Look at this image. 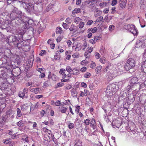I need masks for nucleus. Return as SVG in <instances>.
<instances>
[{
  "label": "nucleus",
  "instance_id": "obj_27",
  "mask_svg": "<svg viewBox=\"0 0 146 146\" xmlns=\"http://www.w3.org/2000/svg\"><path fill=\"white\" fill-rule=\"evenodd\" d=\"M145 82H144V84H140V83H139L137 84L136 85H135L134 86V87H135V86H137L138 87V90L140 89H141L142 88H143V86H145Z\"/></svg>",
  "mask_w": 146,
  "mask_h": 146
},
{
  "label": "nucleus",
  "instance_id": "obj_48",
  "mask_svg": "<svg viewBox=\"0 0 146 146\" xmlns=\"http://www.w3.org/2000/svg\"><path fill=\"white\" fill-rule=\"evenodd\" d=\"M66 70L67 72H68L69 73H70L72 71V69L70 66H68L66 69Z\"/></svg>",
  "mask_w": 146,
  "mask_h": 146
},
{
  "label": "nucleus",
  "instance_id": "obj_52",
  "mask_svg": "<svg viewBox=\"0 0 146 146\" xmlns=\"http://www.w3.org/2000/svg\"><path fill=\"white\" fill-rule=\"evenodd\" d=\"M117 3V0H113L111 1V5L112 6H114Z\"/></svg>",
  "mask_w": 146,
  "mask_h": 146
},
{
  "label": "nucleus",
  "instance_id": "obj_59",
  "mask_svg": "<svg viewBox=\"0 0 146 146\" xmlns=\"http://www.w3.org/2000/svg\"><path fill=\"white\" fill-rule=\"evenodd\" d=\"M100 62L103 64H105L106 62V60H105L104 58H101L100 60Z\"/></svg>",
  "mask_w": 146,
  "mask_h": 146
},
{
  "label": "nucleus",
  "instance_id": "obj_45",
  "mask_svg": "<svg viewBox=\"0 0 146 146\" xmlns=\"http://www.w3.org/2000/svg\"><path fill=\"white\" fill-rule=\"evenodd\" d=\"M27 104L23 105L21 106V108L22 110H25L27 108Z\"/></svg>",
  "mask_w": 146,
  "mask_h": 146
},
{
  "label": "nucleus",
  "instance_id": "obj_14",
  "mask_svg": "<svg viewBox=\"0 0 146 146\" xmlns=\"http://www.w3.org/2000/svg\"><path fill=\"white\" fill-rule=\"evenodd\" d=\"M11 23V22L9 20L6 19L5 22L3 21V26L4 28H7L8 27H10Z\"/></svg>",
  "mask_w": 146,
  "mask_h": 146
},
{
  "label": "nucleus",
  "instance_id": "obj_43",
  "mask_svg": "<svg viewBox=\"0 0 146 146\" xmlns=\"http://www.w3.org/2000/svg\"><path fill=\"white\" fill-rule=\"evenodd\" d=\"M19 96L22 98H23L25 96V94L22 91H20L18 94Z\"/></svg>",
  "mask_w": 146,
  "mask_h": 146
},
{
  "label": "nucleus",
  "instance_id": "obj_24",
  "mask_svg": "<svg viewBox=\"0 0 146 146\" xmlns=\"http://www.w3.org/2000/svg\"><path fill=\"white\" fill-rule=\"evenodd\" d=\"M82 20V19L81 18L78 17H76L74 18V22L75 23L78 24Z\"/></svg>",
  "mask_w": 146,
  "mask_h": 146
},
{
  "label": "nucleus",
  "instance_id": "obj_23",
  "mask_svg": "<svg viewBox=\"0 0 146 146\" xmlns=\"http://www.w3.org/2000/svg\"><path fill=\"white\" fill-rule=\"evenodd\" d=\"M51 104L54 106H60L61 104L59 100H57L56 102L52 101Z\"/></svg>",
  "mask_w": 146,
  "mask_h": 146
},
{
  "label": "nucleus",
  "instance_id": "obj_16",
  "mask_svg": "<svg viewBox=\"0 0 146 146\" xmlns=\"http://www.w3.org/2000/svg\"><path fill=\"white\" fill-rule=\"evenodd\" d=\"M78 28L75 26L74 24H72L70 27L69 28V30L70 31H72L74 33L76 32L77 31Z\"/></svg>",
  "mask_w": 146,
  "mask_h": 146
},
{
  "label": "nucleus",
  "instance_id": "obj_63",
  "mask_svg": "<svg viewBox=\"0 0 146 146\" xmlns=\"http://www.w3.org/2000/svg\"><path fill=\"white\" fill-rule=\"evenodd\" d=\"M10 139H5V140H3V143L5 144H9V143H10V141H9V140Z\"/></svg>",
  "mask_w": 146,
  "mask_h": 146
},
{
  "label": "nucleus",
  "instance_id": "obj_17",
  "mask_svg": "<svg viewBox=\"0 0 146 146\" xmlns=\"http://www.w3.org/2000/svg\"><path fill=\"white\" fill-rule=\"evenodd\" d=\"M25 43H26L25 41L24 42V46L22 49V50L25 52H27L29 50L30 46L29 45L26 44Z\"/></svg>",
  "mask_w": 146,
  "mask_h": 146
},
{
  "label": "nucleus",
  "instance_id": "obj_56",
  "mask_svg": "<svg viewBox=\"0 0 146 146\" xmlns=\"http://www.w3.org/2000/svg\"><path fill=\"white\" fill-rule=\"evenodd\" d=\"M111 10L112 11L111 13L112 14H114L116 12V7H112Z\"/></svg>",
  "mask_w": 146,
  "mask_h": 146
},
{
  "label": "nucleus",
  "instance_id": "obj_2",
  "mask_svg": "<svg viewBox=\"0 0 146 146\" xmlns=\"http://www.w3.org/2000/svg\"><path fill=\"white\" fill-rule=\"evenodd\" d=\"M116 85L114 84H110L107 87L106 91V96L108 98V100L110 99L113 94L117 90Z\"/></svg>",
  "mask_w": 146,
  "mask_h": 146
},
{
  "label": "nucleus",
  "instance_id": "obj_21",
  "mask_svg": "<svg viewBox=\"0 0 146 146\" xmlns=\"http://www.w3.org/2000/svg\"><path fill=\"white\" fill-rule=\"evenodd\" d=\"M79 73V69L77 68H74L72 70V74L73 75H78Z\"/></svg>",
  "mask_w": 146,
  "mask_h": 146
},
{
  "label": "nucleus",
  "instance_id": "obj_11",
  "mask_svg": "<svg viewBox=\"0 0 146 146\" xmlns=\"http://www.w3.org/2000/svg\"><path fill=\"white\" fill-rule=\"evenodd\" d=\"M138 80V79L137 77H135L132 78L129 81L130 85L127 86V89H128L129 90H130L132 88L131 86L135 84Z\"/></svg>",
  "mask_w": 146,
  "mask_h": 146
},
{
  "label": "nucleus",
  "instance_id": "obj_30",
  "mask_svg": "<svg viewBox=\"0 0 146 146\" xmlns=\"http://www.w3.org/2000/svg\"><path fill=\"white\" fill-rule=\"evenodd\" d=\"M62 29L60 27H57L56 29V34L59 33L60 34L63 33V31L62 30Z\"/></svg>",
  "mask_w": 146,
  "mask_h": 146
},
{
  "label": "nucleus",
  "instance_id": "obj_44",
  "mask_svg": "<svg viewBox=\"0 0 146 146\" xmlns=\"http://www.w3.org/2000/svg\"><path fill=\"white\" fill-rule=\"evenodd\" d=\"M82 49L81 46L79 44H77L75 48V50L78 51Z\"/></svg>",
  "mask_w": 146,
  "mask_h": 146
},
{
  "label": "nucleus",
  "instance_id": "obj_6",
  "mask_svg": "<svg viewBox=\"0 0 146 146\" xmlns=\"http://www.w3.org/2000/svg\"><path fill=\"white\" fill-rule=\"evenodd\" d=\"M21 6H23L29 12H33L34 5L31 3H26L22 2Z\"/></svg>",
  "mask_w": 146,
  "mask_h": 146
},
{
  "label": "nucleus",
  "instance_id": "obj_31",
  "mask_svg": "<svg viewBox=\"0 0 146 146\" xmlns=\"http://www.w3.org/2000/svg\"><path fill=\"white\" fill-rule=\"evenodd\" d=\"M107 5L108 4L106 2H104L100 3L99 4V6L102 8H104L106 7Z\"/></svg>",
  "mask_w": 146,
  "mask_h": 146
},
{
  "label": "nucleus",
  "instance_id": "obj_20",
  "mask_svg": "<svg viewBox=\"0 0 146 146\" xmlns=\"http://www.w3.org/2000/svg\"><path fill=\"white\" fill-rule=\"evenodd\" d=\"M140 5L141 9H144L146 6V3L144 0H141L140 2Z\"/></svg>",
  "mask_w": 146,
  "mask_h": 146
},
{
  "label": "nucleus",
  "instance_id": "obj_5",
  "mask_svg": "<svg viewBox=\"0 0 146 146\" xmlns=\"http://www.w3.org/2000/svg\"><path fill=\"white\" fill-rule=\"evenodd\" d=\"M7 42L9 43L10 45L14 46L18 41V39L17 36L15 35H11L8 37L6 40Z\"/></svg>",
  "mask_w": 146,
  "mask_h": 146
},
{
  "label": "nucleus",
  "instance_id": "obj_50",
  "mask_svg": "<svg viewBox=\"0 0 146 146\" xmlns=\"http://www.w3.org/2000/svg\"><path fill=\"white\" fill-rule=\"evenodd\" d=\"M84 123L86 125H88L90 123V120L89 119H87L84 120Z\"/></svg>",
  "mask_w": 146,
  "mask_h": 146
},
{
  "label": "nucleus",
  "instance_id": "obj_25",
  "mask_svg": "<svg viewBox=\"0 0 146 146\" xmlns=\"http://www.w3.org/2000/svg\"><path fill=\"white\" fill-rule=\"evenodd\" d=\"M81 9L79 8H76L74 10L72 11V13L73 15H75L78 13L81 12Z\"/></svg>",
  "mask_w": 146,
  "mask_h": 146
},
{
  "label": "nucleus",
  "instance_id": "obj_22",
  "mask_svg": "<svg viewBox=\"0 0 146 146\" xmlns=\"http://www.w3.org/2000/svg\"><path fill=\"white\" fill-rule=\"evenodd\" d=\"M60 53L58 51L56 52V54L54 56V59L55 60H59L60 58Z\"/></svg>",
  "mask_w": 146,
  "mask_h": 146
},
{
  "label": "nucleus",
  "instance_id": "obj_32",
  "mask_svg": "<svg viewBox=\"0 0 146 146\" xmlns=\"http://www.w3.org/2000/svg\"><path fill=\"white\" fill-rule=\"evenodd\" d=\"M40 91L39 88H32L31 89V91L34 92L35 94H37Z\"/></svg>",
  "mask_w": 146,
  "mask_h": 146
},
{
  "label": "nucleus",
  "instance_id": "obj_28",
  "mask_svg": "<svg viewBox=\"0 0 146 146\" xmlns=\"http://www.w3.org/2000/svg\"><path fill=\"white\" fill-rule=\"evenodd\" d=\"M71 94L73 97H76L77 96V92L76 90L74 88L72 89Z\"/></svg>",
  "mask_w": 146,
  "mask_h": 146
},
{
  "label": "nucleus",
  "instance_id": "obj_64",
  "mask_svg": "<svg viewBox=\"0 0 146 146\" xmlns=\"http://www.w3.org/2000/svg\"><path fill=\"white\" fill-rule=\"evenodd\" d=\"M103 19V17L102 16H100L97 18L96 21V22H98L100 21Z\"/></svg>",
  "mask_w": 146,
  "mask_h": 146
},
{
  "label": "nucleus",
  "instance_id": "obj_34",
  "mask_svg": "<svg viewBox=\"0 0 146 146\" xmlns=\"http://www.w3.org/2000/svg\"><path fill=\"white\" fill-rule=\"evenodd\" d=\"M89 33H94L96 32L97 30V28L96 27H94L93 29L90 28L88 29Z\"/></svg>",
  "mask_w": 146,
  "mask_h": 146
},
{
  "label": "nucleus",
  "instance_id": "obj_8",
  "mask_svg": "<svg viewBox=\"0 0 146 146\" xmlns=\"http://www.w3.org/2000/svg\"><path fill=\"white\" fill-rule=\"evenodd\" d=\"M127 29L133 35H137L138 32L135 26L132 24L128 25L127 26Z\"/></svg>",
  "mask_w": 146,
  "mask_h": 146
},
{
  "label": "nucleus",
  "instance_id": "obj_12",
  "mask_svg": "<svg viewBox=\"0 0 146 146\" xmlns=\"http://www.w3.org/2000/svg\"><path fill=\"white\" fill-rule=\"evenodd\" d=\"M13 7L12 11L13 13H15L17 14H18V15H19L21 17V19L23 16L22 15V12L19 11L17 8L14 7Z\"/></svg>",
  "mask_w": 146,
  "mask_h": 146
},
{
  "label": "nucleus",
  "instance_id": "obj_13",
  "mask_svg": "<svg viewBox=\"0 0 146 146\" xmlns=\"http://www.w3.org/2000/svg\"><path fill=\"white\" fill-rule=\"evenodd\" d=\"M127 3V0H120L119 1V5L121 8L125 7Z\"/></svg>",
  "mask_w": 146,
  "mask_h": 146
},
{
  "label": "nucleus",
  "instance_id": "obj_9",
  "mask_svg": "<svg viewBox=\"0 0 146 146\" xmlns=\"http://www.w3.org/2000/svg\"><path fill=\"white\" fill-rule=\"evenodd\" d=\"M136 47L143 48L146 46V39L144 40H137L135 45Z\"/></svg>",
  "mask_w": 146,
  "mask_h": 146
},
{
  "label": "nucleus",
  "instance_id": "obj_26",
  "mask_svg": "<svg viewBox=\"0 0 146 146\" xmlns=\"http://www.w3.org/2000/svg\"><path fill=\"white\" fill-rule=\"evenodd\" d=\"M3 80V78H0V81H1ZM3 88L4 89H5L7 88V86L4 83L2 82L1 84H0V89L1 88Z\"/></svg>",
  "mask_w": 146,
  "mask_h": 146
},
{
  "label": "nucleus",
  "instance_id": "obj_38",
  "mask_svg": "<svg viewBox=\"0 0 146 146\" xmlns=\"http://www.w3.org/2000/svg\"><path fill=\"white\" fill-rule=\"evenodd\" d=\"M96 65L95 63L93 62H92L90 64V67L92 69H94L96 67Z\"/></svg>",
  "mask_w": 146,
  "mask_h": 146
},
{
  "label": "nucleus",
  "instance_id": "obj_46",
  "mask_svg": "<svg viewBox=\"0 0 146 146\" xmlns=\"http://www.w3.org/2000/svg\"><path fill=\"white\" fill-rule=\"evenodd\" d=\"M17 115L18 117H20L21 115V111L20 110L19 108H18L17 109Z\"/></svg>",
  "mask_w": 146,
  "mask_h": 146
},
{
  "label": "nucleus",
  "instance_id": "obj_36",
  "mask_svg": "<svg viewBox=\"0 0 146 146\" xmlns=\"http://www.w3.org/2000/svg\"><path fill=\"white\" fill-rule=\"evenodd\" d=\"M102 66H99L96 68V72L97 74L99 73L101 70L102 69Z\"/></svg>",
  "mask_w": 146,
  "mask_h": 146
},
{
  "label": "nucleus",
  "instance_id": "obj_57",
  "mask_svg": "<svg viewBox=\"0 0 146 146\" xmlns=\"http://www.w3.org/2000/svg\"><path fill=\"white\" fill-rule=\"evenodd\" d=\"M5 74V72L3 70H2V68H0V76H3Z\"/></svg>",
  "mask_w": 146,
  "mask_h": 146
},
{
  "label": "nucleus",
  "instance_id": "obj_1",
  "mask_svg": "<svg viewBox=\"0 0 146 146\" xmlns=\"http://www.w3.org/2000/svg\"><path fill=\"white\" fill-rule=\"evenodd\" d=\"M117 65H113L111 64H108L107 66L104 70V71L106 72L108 71L107 73L106 78L109 81L111 80L114 77V74H116L117 72L121 71V70L119 69L122 68L121 64L118 65L116 69Z\"/></svg>",
  "mask_w": 146,
  "mask_h": 146
},
{
  "label": "nucleus",
  "instance_id": "obj_18",
  "mask_svg": "<svg viewBox=\"0 0 146 146\" xmlns=\"http://www.w3.org/2000/svg\"><path fill=\"white\" fill-rule=\"evenodd\" d=\"M24 42L23 41L20 42L17 44V47L19 49H22L23 47L24 46Z\"/></svg>",
  "mask_w": 146,
  "mask_h": 146
},
{
  "label": "nucleus",
  "instance_id": "obj_35",
  "mask_svg": "<svg viewBox=\"0 0 146 146\" xmlns=\"http://www.w3.org/2000/svg\"><path fill=\"white\" fill-rule=\"evenodd\" d=\"M72 22V19L69 18H67L65 20V22L68 24H70Z\"/></svg>",
  "mask_w": 146,
  "mask_h": 146
},
{
  "label": "nucleus",
  "instance_id": "obj_53",
  "mask_svg": "<svg viewBox=\"0 0 146 146\" xmlns=\"http://www.w3.org/2000/svg\"><path fill=\"white\" fill-rule=\"evenodd\" d=\"M74 146H82V142L80 141L77 142Z\"/></svg>",
  "mask_w": 146,
  "mask_h": 146
},
{
  "label": "nucleus",
  "instance_id": "obj_10",
  "mask_svg": "<svg viewBox=\"0 0 146 146\" xmlns=\"http://www.w3.org/2000/svg\"><path fill=\"white\" fill-rule=\"evenodd\" d=\"M62 102L61 105L58 108L59 111L62 113H66L68 109V107L67 106L62 104Z\"/></svg>",
  "mask_w": 146,
  "mask_h": 146
},
{
  "label": "nucleus",
  "instance_id": "obj_49",
  "mask_svg": "<svg viewBox=\"0 0 146 146\" xmlns=\"http://www.w3.org/2000/svg\"><path fill=\"white\" fill-rule=\"evenodd\" d=\"M115 27L113 25H110L109 27V30L111 32L113 31L115 29Z\"/></svg>",
  "mask_w": 146,
  "mask_h": 146
},
{
  "label": "nucleus",
  "instance_id": "obj_37",
  "mask_svg": "<svg viewBox=\"0 0 146 146\" xmlns=\"http://www.w3.org/2000/svg\"><path fill=\"white\" fill-rule=\"evenodd\" d=\"M66 23H63L62 24L63 27L65 29L67 30L69 28V25Z\"/></svg>",
  "mask_w": 146,
  "mask_h": 146
},
{
  "label": "nucleus",
  "instance_id": "obj_19",
  "mask_svg": "<svg viewBox=\"0 0 146 146\" xmlns=\"http://www.w3.org/2000/svg\"><path fill=\"white\" fill-rule=\"evenodd\" d=\"M89 45L87 44L86 41H85L83 44L81 46L82 49L84 50H86L87 48H89Z\"/></svg>",
  "mask_w": 146,
  "mask_h": 146
},
{
  "label": "nucleus",
  "instance_id": "obj_33",
  "mask_svg": "<svg viewBox=\"0 0 146 146\" xmlns=\"http://www.w3.org/2000/svg\"><path fill=\"white\" fill-rule=\"evenodd\" d=\"M101 11L98 9H96L94 13V16L95 17H96L100 15L101 14Z\"/></svg>",
  "mask_w": 146,
  "mask_h": 146
},
{
  "label": "nucleus",
  "instance_id": "obj_3",
  "mask_svg": "<svg viewBox=\"0 0 146 146\" xmlns=\"http://www.w3.org/2000/svg\"><path fill=\"white\" fill-rule=\"evenodd\" d=\"M10 17L12 20H15L14 22L15 23V25L13 24V26L14 27H16L20 24L22 23L23 21L22 20V18H21V17L15 13H12L10 15Z\"/></svg>",
  "mask_w": 146,
  "mask_h": 146
},
{
  "label": "nucleus",
  "instance_id": "obj_47",
  "mask_svg": "<svg viewBox=\"0 0 146 146\" xmlns=\"http://www.w3.org/2000/svg\"><path fill=\"white\" fill-rule=\"evenodd\" d=\"M22 139L25 142L28 143L29 140L28 139V136L27 135H25L23 137Z\"/></svg>",
  "mask_w": 146,
  "mask_h": 146
},
{
  "label": "nucleus",
  "instance_id": "obj_40",
  "mask_svg": "<svg viewBox=\"0 0 146 146\" xmlns=\"http://www.w3.org/2000/svg\"><path fill=\"white\" fill-rule=\"evenodd\" d=\"M91 54V53L86 51L84 53L85 57L86 58H89Z\"/></svg>",
  "mask_w": 146,
  "mask_h": 146
},
{
  "label": "nucleus",
  "instance_id": "obj_15",
  "mask_svg": "<svg viewBox=\"0 0 146 146\" xmlns=\"http://www.w3.org/2000/svg\"><path fill=\"white\" fill-rule=\"evenodd\" d=\"M143 62L141 65V70L142 72L146 73V60Z\"/></svg>",
  "mask_w": 146,
  "mask_h": 146
},
{
  "label": "nucleus",
  "instance_id": "obj_7",
  "mask_svg": "<svg viewBox=\"0 0 146 146\" xmlns=\"http://www.w3.org/2000/svg\"><path fill=\"white\" fill-rule=\"evenodd\" d=\"M22 20L23 21L22 23L24 24L25 29L28 28V27L29 25H31L33 23V20L31 19H29V18L24 17L23 16L22 17Z\"/></svg>",
  "mask_w": 146,
  "mask_h": 146
},
{
  "label": "nucleus",
  "instance_id": "obj_42",
  "mask_svg": "<svg viewBox=\"0 0 146 146\" xmlns=\"http://www.w3.org/2000/svg\"><path fill=\"white\" fill-rule=\"evenodd\" d=\"M79 25H78V27L80 29H82V28L84 25V23L81 21L79 23Z\"/></svg>",
  "mask_w": 146,
  "mask_h": 146
},
{
  "label": "nucleus",
  "instance_id": "obj_39",
  "mask_svg": "<svg viewBox=\"0 0 146 146\" xmlns=\"http://www.w3.org/2000/svg\"><path fill=\"white\" fill-rule=\"evenodd\" d=\"M68 127L70 129H72L74 127V124L73 123H70L68 124Z\"/></svg>",
  "mask_w": 146,
  "mask_h": 146
},
{
  "label": "nucleus",
  "instance_id": "obj_54",
  "mask_svg": "<svg viewBox=\"0 0 146 146\" xmlns=\"http://www.w3.org/2000/svg\"><path fill=\"white\" fill-rule=\"evenodd\" d=\"M3 19H0V27H1L2 28H3Z\"/></svg>",
  "mask_w": 146,
  "mask_h": 146
},
{
  "label": "nucleus",
  "instance_id": "obj_51",
  "mask_svg": "<svg viewBox=\"0 0 146 146\" xmlns=\"http://www.w3.org/2000/svg\"><path fill=\"white\" fill-rule=\"evenodd\" d=\"M72 56L73 58H78L79 57V54L78 52L75 53L73 54Z\"/></svg>",
  "mask_w": 146,
  "mask_h": 146
},
{
  "label": "nucleus",
  "instance_id": "obj_41",
  "mask_svg": "<svg viewBox=\"0 0 146 146\" xmlns=\"http://www.w3.org/2000/svg\"><path fill=\"white\" fill-rule=\"evenodd\" d=\"M91 75V74L90 73L86 72L84 74V77L86 78H89Z\"/></svg>",
  "mask_w": 146,
  "mask_h": 146
},
{
  "label": "nucleus",
  "instance_id": "obj_58",
  "mask_svg": "<svg viewBox=\"0 0 146 146\" xmlns=\"http://www.w3.org/2000/svg\"><path fill=\"white\" fill-rule=\"evenodd\" d=\"M55 75H51V72H49V75L48 76V79H50L51 78H52V79H53V78L55 77Z\"/></svg>",
  "mask_w": 146,
  "mask_h": 146
},
{
  "label": "nucleus",
  "instance_id": "obj_55",
  "mask_svg": "<svg viewBox=\"0 0 146 146\" xmlns=\"http://www.w3.org/2000/svg\"><path fill=\"white\" fill-rule=\"evenodd\" d=\"M87 70V68L86 67L84 66L81 68L80 71L82 72H84L86 71Z\"/></svg>",
  "mask_w": 146,
  "mask_h": 146
},
{
  "label": "nucleus",
  "instance_id": "obj_62",
  "mask_svg": "<svg viewBox=\"0 0 146 146\" xmlns=\"http://www.w3.org/2000/svg\"><path fill=\"white\" fill-rule=\"evenodd\" d=\"M93 23V21L91 20H90L88 21L86 24L87 25H90L92 24Z\"/></svg>",
  "mask_w": 146,
  "mask_h": 146
},
{
  "label": "nucleus",
  "instance_id": "obj_60",
  "mask_svg": "<svg viewBox=\"0 0 146 146\" xmlns=\"http://www.w3.org/2000/svg\"><path fill=\"white\" fill-rule=\"evenodd\" d=\"M95 57L96 58L99 59L100 57V54L98 52H96L95 54Z\"/></svg>",
  "mask_w": 146,
  "mask_h": 146
},
{
  "label": "nucleus",
  "instance_id": "obj_4",
  "mask_svg": "<svg viewBox=\"0 0 146 146\" xmlns=\"http://www.w3.org/2000/svg\"><path fill=\"white\" fill-rule=\"evenodd\" d=\"M135 66V62L134 60L132 58H129L125 64L124 68L127 71L129 70Z\"/></svg>",
  "mask_w": 146,
  "mask_h": 146
},
{
  "label": "nucleus",
  "instance_id": "obj_29",
  "mask_svg": "<svg viewBox=\"0 0 146 146\" xmlns=\"http://www.w3.org/2000/svg\"><path fill=\"white\" fill-rule=\"evenodd\" d=\"M124 85L123 82H118L116 85V88H117V90L118 88H121L122 86Z\"/></svg>",
  "mask_w": 146,
  "mask_h": 146
},
{
  "label": "nucleus",
  "instance_id": "obj_61",
  "mask_svg": "<svg viewBox=\"0 0 146 146\" xmlns=\"http://www.w3.org/2000/svg\"><path fill=\"white\" fill-rule=\"evenodd\" d=\"M87 49L88 50H86V51L91 53V52L93 50V48L92 46H91L90 47H89V48H87Z\"/></svg>",
  "mask_w": 146,
  "mask_h": 146
}]
</instances>
